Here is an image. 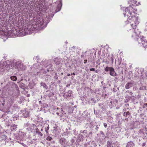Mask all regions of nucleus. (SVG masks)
<instances>
[{"label": "nucleus", "instance_id": "f257e3e1", "mask_svg": "<svg viewBox=\"0 0 147 147\" xmlns=\"http://www.w3.org/2000/svg\"><path fill=\"white\" fill-rule=\"evenodd\" d=\"M133 5H130L128 7L125 8L123 14L125 17L127 16L128 18L126 22L127 24H128V26L131 27L130 30H134L135 35L138 36L140 31L137 28V25L139 23L138 18L136 16L137 14L134 11Z\"/></svg>", "mask_w": 147, "mask_h": 147}, {"label": "nucleus", "instance_id": "f03ea898", "mask_svg": "<svg viewBox=\"0 0 147 147\" xmlns=\"http://www.w3.org/2000/svg\"><path fill=\"white\" fill-rule=\"evenodd\" d=\"M34 23L33 25H35L34 26L29 25L26 26L24 29L22 30V36L26 34H30L32 33V31L35 30L37 27L42 28L44 27L47 26V24L51 20V18H43L42 17L37 16L36 18H33Z\"/></svg>", "mask_w": 147, "mask_h": 147}, {"label": "nucleus", "instance_id": "7ed1b4c3", "mask_svg": "<svg viewBox=\"0 0 147 147\" xmlns=\"http://www.w3.org/2000/svg\"><path fill=\"white\" fill-rule=\"evenodd\" d=\"M13 67L18 71L25 70L26 68V66L21 61L13 63L8 60L5 61H2L0 63V71L3 72L5 69L8 70Z\"/></svg>", "mask_w": 147, "mask_h": 147}, {"label": "nucleus", "instance_id": "20e7f679", "mask_svg": "<svg viewBox=\"0 0 147 147\" xmlns=\"http://www.w3.org/2000/svg\"><path fill=\"white\" fill-rule=\"evenodd\" d=\"M33 67L35 68H38L40 70H42L44 67L46 68L47 71L44 70V73H46L48 71H53L52 65L51 64L50 60H45L41 63L37 62L36 64L33 65Z\"/></svg>", "mask_w": 147, "mask_h": 147}, {"label": "nucleus", "instance_id": "39448f33", "mask_svg": "<svg viewBox=\"0 0 147 147\" xmlns=\"http://www.w3.org/2000/svg\"><path fill=\"white\" fill-rule=\"evenodd\" d=\"M146 24H147V23ZM133 31V33L131 36L132 38H134V39L136 38L139 44H142V45L143 47H144L146 49H147V40H146L143 36H140V34L138 36H137L135 35L134 34V30Z\"/></svg>", "mask_w": 147, "mask_h": 147}, {"label": "nucleus", "instance_id": "423d86ee", "mask_svg": "<svg viewBox=\"0 0 147 147\" xmlns=\"http://www.w3.org/2000/svg\"><path fill=\"white\" fill-rule=\"evenodd\" d=\"M26 135V133L22 131H20L18 134V136L17 138V139L20 141H18V142L20 144H22V145L24 144L22 142V141L23 140L24 137Z\"/></svg>", "mask_w": 147, "mask_h": 147}, {"label": "nucleus", "instance_id": "0eeeda50", "mask_svg": "<svg viewBox=\"0 0 147 147\" xmlns=\"http://www.w3.org/2000/svg\"><path fill=\"white\" fill-rule=\"evenodd\" d=\"M31 127H32V128H31V130L30 131H31L32 132L34 133V135L38 134V135L42 136V134L39 131L38 129L36 127L35 125H32Z\"/></svg>", "mask_w": 147, "mask_h": 147}, {"label": "nucleus", "instance_id": "6e6552de", "mask_svg": "<svg viewBox=\"0 0 147 147\" xmlns=\"http://www.w3.org/2000/svg\"><path fill=\"white\" fill-rule=\"evenodd\" d=\"M105 70L107 72L109 71L110 75L114 77L117 75L113 67H107L105 68Z\"/></svg>", "mask_w": 147, "mask_h": 147}, {"label": "nucleus", "instance_id": "1a4fd4ad", "mask_svg": "<svg viewBox=\"0 0 147 147\" xmlns=\"http://www.w3.org/2000/svg\"><path fill=\"white\" fill-rule=\"evenodd\" d=\"M68 142L64 138H61L59 141V143L61 144L64 147L68 145Z\"/></svg>", "mask_w": 147, "mask_h": 147}, {"label": "nucleus", "instance_id": "9d476101", "mask_svg": "<svg viewBox=\"0 0 147 147\" xmlns=\"http://www.w3.org/2000/svg\"><path fill=\"white\" fill-rule=\"evenodd\" d=\"M22 113L23 116L25 118L28 117L30 114L29 110L26 108L24 110H23Z\"/></svg>", "mask_w": 147, "mask_h": 147}, {"label": "nucleus", "instance_id": "9b49d317", "mask_svg": "<svg viewBox=\"0 0 147 147\" xmlns=\"http://www.w3.org/2000/svg\"><path fill=\"white\" fill-rule=\"evenodd\" d=\"M56 5H57V11H59L62 6V0H60L59 2H56L55 3Z\"/></svg>", "mask_w": 147, "mask_h": 147}, {"label": "nucleus", "instance_id": "f8f14e48", "mask_svg": "<svg viewBox=\"0 0 147 147\" xmlns=\"http://www.w3.org/2000/svg\"><path fill=\"white\" fill-rule=\"evenodd\" d=\"M17 125L14 124H11L10 127V129L12 132L15 131L17 129Z\"/></svg>", "mask_w": 147, "mask_h": 147}, {"label": "nucleus", "instance_id": "ddd939ff", "mask_svg": "<svg viewBox=\"0 0 147 147\" xmlns=\"http://www.w3.org/2000/svg\"><path fill=\"white\" fill-rule=\"evenodd\" d=\"M133 84V82H127L125 85V88L127 89H129L132 86Z\"/></svg>", "mask_w": 147, "mask_h": 147}, {"label": "nucleus", "instance_id": "4468645a", "mask_svg": "<svg viewBox=\"0 0 147 147\" xmlns=\"http://www.w3.org/2000/svg\"><path fill=\"white\" fill-rule=\"evenodd\" d=\"M25 126V127L26 128V129L28 131L31 130V128H32V127H31V126L30 125L29 123H27L24 125Z\"/></svg>", "mask_w": 147, "mask_h": 147}, {"label": "nucleus", "instance_id": "2eb2a0df", "mask_svg": "<svg viewBox=\"0 0 147 147\" xmlns=\"http://www.w3.org/2000/svg\"><path fill=\"white\" fill-rule=\"evenodd\" d=\"M72 91L71 90H69L68 92H65L64 95V96L65 97H69L71 96Z\"/></svg>", "mask_w": 147, "mask_h": 147}, {"label": "nucleus", "instance_id": "dca6fc26", "mask_svg": "<svg viewBox=\"0 0 147 147\" xmlns=\"http://www.w3.org/2000/svg\"><path fill=\"white\" fill-rule=\"evenodd\" d=\"M4 121L6 122V124L7 126H9L11 125L12 120H11L8 119L7 121V120L5 119Z\"/></svg>", "mask_w": 147, "mask_h": 147}, {"label": "nucleus", "instance_id": "f3484780", "mask_svg": "<svg viewBox=\"0 0 147 147\" xmlns=\"http://www.w3.org/2000/svg\"><path fill=\"white\" fill-rule=\"evenodd\" d=\"M56 62V63L57 65H59L61 63L62 61V59L60 58H56L55 60Z\"/></svg>", "mask_w": 147, "mask_h": 147}, {"label": "nucleus", "instance_id": "a211bd4d", "mask_svg": "<svg viewBox=\"0 0 147 147\" xmlns=\"http://www.w3.org/2000/svg\"><path fill=\"white\" fill-rule=\"evenodd\" d=\"M134 146V144L132 142H130L127 143L126 145V147H133Z\"/></svg>", "mask_w": 147, "mask_h": 147}, {"label": "nucleus", "instance_id": "6ab92c4d", "mask_svg": "<svg viewBox=\"0 0 147 147\" xmlns=\"http://www.w3.org/2000/svg\"><path fill=\"white\" fill-rule=\"evenodd\" d=\"M0 134L2 139L4 140H6L7 136L5 134Z\"/></svg>", "mask_w": 147, "mask_h": 147}, {"label": "nucleus", "instance_id": "aec40b11", "mask_svg": "<svg viewBox=\"0 0 147 147\" xmlns=\"http://www.w3.org/2000/svg\"><path fill=\"white\" fill-rule=\"evenodd\" d=\"M40 85L41 86H43L44 88L47 89L48 88L46 84L45 83L41 82L40 83Z\"/></svg>", "mask_w": 147, "mask_h": 147}, {"label": "nucleus", "instance_id": "412c9836", "mask_svg": "<svg viewBox=\"0 0 147 147\" xmlns=\"http://www.w3.org/2000/svg\"><path fill=\"white\" fill-rule=\"evenodd\" d=\"M19 86L20 88L24 89L25 88V84L23 83L20 82L19 84Z\"/></svg>", "mask_w": 147, "mask_h": 147}, {"label": "nucleus", "instance_id": "4be33fe9", "mask_svg": "<svg viewBox=\"0 0 147 147\" xmlns=\"http://www.w3.org/2000/svg\"><path fill=\"white\" fill-rule=\"evenodd\" d=\"M132 96L129 95L128 94H127L126 95L125 98L127 100H129Z\"/></svg>", "mask_w": 147, "mask_h": 147}, {"label": "nucleus", "instance_id": "5701e85b", "mask_svg": "<svg viewBox=\"0 0 147 147\" xmlns=\"http://www.w3.org/2000/svg\"><path fill=\"white\" fill-rule=\"evenodd\" d=\"M146 89V86H141L139 88L140 90H145Z\"/></svg>", "mask_w": 147, "mask_h": 147}, {"label": "nucleus", "instance_id": "b1692460", "mask_svg": "<svg viewBox=\"0 0 147 147\" xmlns=\"http://www.w3.org/2000/svg\"><path fill=\"white\" fill-rule=\"evenodd\" d=\"M10 78L11 80L13 81H16L17 79V77L15 76H11Z\"/></svg>", "mask_w": 147, "mask_h": 147}, {"label": "nucleus", "instance_id": "393cba45", "mask_svg": "<svg viewBox=\"0 0 147 147\" xmlns=\"http://www.w3.org/2000/svg\"><path fill=\"white\" fill-rule=\"evenodd\" d=\"M126 94H127V93H129L128 95H130L132 96V95L133 94L132 92H130L129 90H127L125 92Z\"/></svg>", "mask_w": 147, "mask_h": 147}, {"label": "nucleus", "instance_id": "a878e982", "mask_svg": "<svg viewBox=\"0 0 147 147\" xmlns=\"http://www.w3.org/2000/svg\"><path fill=\"white\" fill-rule=\"evenodd\" d=\"M47 140L48 141H50L53 140V138L49 136L47 137Z\"/></svg>", "mask_w": 147, "mask_h": 147}, {"label": "nucleus", "instance_id": "bb28decb", "mask_svg": "<svg viewBox=\"0 0 147 147\" xmlns=\"http://www.w3.org/2000/svg\"><path fill=\"white\" fill-rule=\"evenodd\" d=\"M111 144L110 142L109 141H108L107 143V147H111Z\"/></svg>", "mask_w": 147, "mask_h": 147}, {"label": "nucleus", "instance_id": "cd10ccee", "mask_svg": "<svg viewBox=\"0 0 147 147\" xmlns=\"http://www.w3.org/2000/svg\"><path fill=\"white\" fill-rule=\"evenodd\" d=\"M3 132V130L1 127L0 125V134H2Z\"/></svg>", "mask_w": 147, "mask_h": 147}, {"label": "nucleus", "instance_id": "c85d7f7f", "mask_svg": "<svg viewBox=\"0 0 147 147\" xmlns=\"http://www.w3.org/2000/svg\"><path fill=\"white\" fill-rule=\"evenodd\" d=\"M90 144V142H88L85 145V147H90V146H88V145H89Z\"/></svg>", "mask_w": 147, "mask_h": 147}, {"label": "nucleus", "instance_id": "c756f323", "mask_svg": "<svg viewBox=\"0 0 147 147\" xmlns=\"http://www.w3.org/2000/svg\"><path fill=\"white\" fill-rule=\"evenodd\" d=\"M125 112L124 113V115L127 116V115H129L130 114V113L129 111H128L125 114Z\"/></svg>", "mask_w": 147, "mask_h": 147}, {"label": "nucleus", "instance_id": "7c9ffc66", "mask_svg": "<svg viewBox=\"0 0 147 147\" xmlns=\"http://www.w3.org/2000/svg\"><path fill=\"white\" fill-rule=\"evenodd\" d=\"M100 133L102 135V136L103 137H105V135L103 133V132L102 131H100Z\"/></svg>", "mask_w": 147, "mask_h": 147}, {"label": "nucleus", "instance_id": "2f4dec72", "mask_svg": "<svg viewBox=\"0 0 147 147\" xmlns=\"http://www.w3.org/2000/svg\"><path fill=\"white\" fill-rule=\"evenodd\" d=\"M146 107H147V103H144V104L143 107L144 108H145Z\"/></svg>", "mask_w": 147, "mask_h": 147}, {"label": "nucleus", "instance_id": "473e14b6", "mask_svg": "<svg viewBox=\"0 0 147 147\" xmlns=\"http://www.w3.org/2000/svg\"><path fill=\"white\" fill-rule=\"evenodd\" d=\"M138 88L136 87H134L133 88V90H136L138 89Z\"/></svg>", "mask_w": 147, "mask_h": 147}, {"label": "nucleus", "instance_id": "72a5a7b5", "mask_svg": "<svg viewBox=\"0 0 147 147\" xmlns=\"http://www.w3.org/2000/svg\"><path fill=\"white\" fill-rule=\"evenodd\" d=\"M49 125H48V126L46 128L45 131L46 132H47V131L49 130Z\"/></svg>", "mask_w": 147, "mask_h": 147}, {"label": "nucleus", "instance_id": "f704fd0d", "mask_svg": "<svg viewBox=\"0 0 147 147\" xmlns=\"http://www.w3.org/2000/svg\"><path fill=\"white\" fill-rule=\"evenodd\" d=\"M90 71H94L95 70V69L94 68H90Z\"/></svg>", "mask_w": 147, "mask_h": 147}, {"label": "nucleus", "instance_id": "c9c22d12", "mask_svg": "<svg viewBox=\"0 0 147 147\" xmlns=\"http://www.w3.org/2000/svg\"><path fill=\"white\" fill-rule=\"evenodd\" d=\"M103 125H104V127H105L106 128L107 127V124L106 123H104L103 124Z\"/></svg>", "mask_w": 147, "mask_h": 147}, {"label": "nucleus", "instance_id": "e433bc0d", "mask_svg": "<svg viewBox=\"0 0 147 147\" xmlns=\"http://www.w3.org/2000/svg\"><path fill=\"white\" fill-rule=\"evenodd\" d=\"M146 144L145 142L143 143L142 144V146L143 147H144L146 145Z\"/></svg>", "mask_w": 147, "mask_h": 147}, {"label": "nucleus", "instance_id": "4c0bfd02", "mask_svg": "<svg viewBox=\"0 0 147 147\" xmlns=\"http://www.w3.org/2000/svg\"><path fill=\"white\" fill-rule=\"evenodd\" d=\"M99 71V70H97L95 71V72L96 73H98Z\"/></svg>", "mask_w": 147, "mask_h": 147}, {"label": "nucleus", "instance_id": "58836bf2", "mask_svg": "<svg viewBox=\"0 0 147 147\" xmlns=\"http://www.w3.org/2000/svg\"><path fill=\"white\" fill-rule=\"evenodd\" d=\"M87 62V60H84V63H86V62Z\"/></svg>", "mask_w": 147, "mask_h": 147}, {"label": "nucleus", "instance_id": "ea45409f", "mask_svg": "<svg viewBox=\"0 0 147 147\" xmlns=\"http://www.w3.org/2000/svg\"><path fill=\"white\" fill-rule=\"evenodd\" d=\"M75 75V73H72L71 75Z\"/></svg>", "mask_w": 147, "mask_h": 147}, {"label": "nucleus", "instance_id": "a19ab883", "mask_svg": "<svg viewBox=\"0 0 147 147\" xmlns=\"http://www.w3.org/2000/svg\"><path fill=\"white\" fill-rule=\"evenodd\" d=\"M127 1L129 2H132V0H127Z\"/></svg>", "mask_w": 147, "mask_h": 147}, {"label": "nucleus", "instance_id": "79ce46f5", "mask_svg": "<svg viewBox=\"0 0 147 147\" xmlns=\"http://www.w3.org/2000/svg\"><path fill=\"white\" fill-rule=\"evenodd\" d=\"M51 147H58L57 146H51Z\"/></svg>", "mask_w": 147, "mask_h": 147}, {"label": "nucleus", "instance_id": "37998d69", "mask_svg": "<svg viewBox=\"0 0 147 147\" xmlns=\"http://www.w3.org/2000/svg\"><path fill=\"white\" fill-rule=\"evenodd\" d=\"M70 75V74H67V76H69Z\"/></svg>", "mask_w": 147, "mask_h": 147}, {"label": "nucleus", "instance_id": "c03bdc74", "mask_svg": "<svg viewBox=\"0 0 147 147\" xmlns=\"http://www.w3.org/2000/svg\"><path fill=\"white\" fill-rule=\"evenodd\" d=\"M56 114H57V115H58L59 114V113H56Z\"/></svg>", "mask_w": 147, "mask_h": 147}, {"label": "nucleus", "instance_id": "a18cd8bd", "mask_svg": "<svg viewBox=\"0 0 147 147\" xmlns=\"http://www.w3.org/2000/svg\"><path fill=\"white\" fill-rule=\"evenodd\" d=\"M74 49V47H72V48H71V50H73V49Z\"/></svg>", "mask_w": 147, "mask_h": 147}, {"label": "nucleus", "instance_id": "49530a36", "mask_svg": "<svg viewBox=\"0 0 147 147\" xmlns=\"http://www.w3.org/2000/svg\"><path fill=\"white\" fill-rule=\"evenodd\" d=\"M1 100H3V98H1Z\"/></svg>", "mask_w": 147, "mask_h": 147}, {"label": "nucleus", "instance_id": "de8ad7c7", "mask_svg": "<svg viewBox=\"0 0 147 147\" xmlns=\"http://www.w3.org/2000/svg\"><path fill=\"white\" fill-rule=\"evenodd\" d=\"M94 98H92V100L93 101H94Z\"/></svg>", "mask_w": 147, "mask_h": 147}, {"label": "nucleus", "instance_id": "09e8293b", "mask_svg": "<svg viewBox=\"0 0 147 147\" xmlns=\"http://www.w3.org/2000/svg\"><path fill=\"white\" fill-rule=\"evenodd\" d=\"M41 131H42V129H41Z\"/></svg>", "mask_w": 147, "mask_h": 147}, {"label": "nucleus", "instance_id": "8fccbe9b", "mask_svg": "<svg viewBox=\"0 0 147 147\" xmlns=\"http://www.w3.org/2000/svg\"><path fill=\"white\" fill-rule=\"evenodd\" d=\"M71 104H72V105H73V102H72V103H71Z\"/></svg>", "mask_w": 147, "mask_h": 147}, {"label": "nucleus", "instance_id": "3c124183", "mask_svg": "<svg viewBox=\"0 0 147 147\" xmlns=\"http://www.w3.org/2000/svg\"><path fill=\"white\" fill-rule=\"evenodd\" d=\"M85 131V130H84V131Z\"/></svg>", "mask_w": 147, "mask_h": 147}, {"label": "nucleus", "instance_id": "603ef678", "mask_svg": "<svg viewBox=\"0 0 147 147\" xmlns=\"http://www.w3.org/2000/svg\"><path fill=\"white\" fill-rule=\"evenodd\" d=\"M112 147H113V146H112Z\"/></svg>", "mask_w": 147, "mask_h": 147}, {"label": "nucleus", "instance_id": "864d4df0", "mask_svg": "<svg viewBox=\"0 0 147 147\" xmlns=\"http://www.w3.org/2000/svg\"><path fill=\"white\" fill-rule=\"evenodd\" d=\"M51 16L53 17V16Z\"/></svg>", "mask_w": 147, "mask_h": 147}, {"label": "nucleus", "instance_id": "5fc2aeb1", "mask_svg": "<svg viewBox=\"0 0 147 147\" xmlns=\"http://www.w3.org/2000/svg\"><path fill=\"white\" fill-rule=\"evenodd\" d=\"M41 102L40 101H39V102L40 103Z\"/></svg>", "mask_w": 147, "mask_h": 147}, {"label": "nucleus", "instance_id": "6e6d98bb", "mask_svg": "<svg viewBox=\"0 0 147 147\" xmlns=\"http://www.w3.org/2000/svg\"><path fill=\"white\" fill-rule=\"evenodd\" d=\"M41 102L40 101H39V102L40 103Z\"/></svg>", "mask_w": 147, "mask_h": 147}, {"label": "nucleus", "instance_id": "4d7b16f0", "mask_svg": "<svg viewBox=\"0 0 147 147\" xmlns=\"http://www.w3.org/2000/svg\"><path fill=\"white\" fill-rule=\"evenodd\" d=\"M26 147H28V146H26Z\"/></svg>", "mask_w": 147, "mask_h": 147}]
</instances>
